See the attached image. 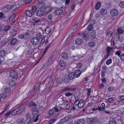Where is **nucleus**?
I'll return each mask as SVG.
<instances>
[{"mask_svg": "<svg viewBox=\"0 0 124 124\" xmlns=\"http://www.w3.org/2000/svg\"><path fill=\"white\" fill-rule=\"evenodd\" d=\"M54 110L52 109H50L48 112V115L49 116H51L53 114Z\"/></svg>", "mask_w": 124, "mask_h": 124, "instance_id": "39", "label": "nucleus"}, {"mask_svg": "<svg viewBox=\"0 0 124 124\" xmlns=\"http://www.w3.org/2000/svg\"><path fill=\"white\" fill-rule=\"evenodd\" d=\"M114 100L113 98H109L107 100L108 101L109 103H112L113 101Z\"/></svg>", "mask_w": 124, "mask_h": 124, "instance_id": "60", "label": "nucleus"}, {"mask_svg": "<svg viewBox=\"0 0 124 124\" xmlns=\"http://www.w3.org/2000/svg\"><path fill=\"white\" fill-rule=\"evenodd\" d=\"M75 42L76 44L80 45L82 44L83 43V40L81 39L80 38H78L75 40Z\"/></svg>", "mask_w": 124, "mask_h": 124, "instance_id": "18", "label": "nucleus"}, {"mask_svg": "<svg viewBox=\"0 0 124 124\" xmlns=\"http://www.w3.org/2000/svg\"><path fill=\"white\" fill-rule=\"evenodd\" d=\"M88 122L90 124H93L94 123V119L93 118H90L88 119Z\"/></svg>", "mask_w": 124, "mask_h": 124, "instance_id": "29", "label": "nucleus"}, {"mask_svg": "<svg viewBox=\"0 0 124 124\" xmlns=\"http://www.w3.org/2000/svg\"><path fill=\"white\" fill-rule=\"evenodd\" d=\"M36 104L34 102H31L30 103L29 105V106L30 107H32L33 106H35Z\"/></svg>", "mask_w": 124, "mask_h": 124, "instance_id": "61", "label": "nucleus"}, {"mask_svg": "<svg viewBox=\"0 0 124 124\" xmlns=\"http://www.w3.org/2000/svg\"><path fill=\"white\" fill-rule=\"evenodd\" d=\"M112 32L110 31H107L106 33V37L108 39L110 38L112 36Z\"/></svg>", "mask_w": 124, "mask_h": 124, "instance_id": "26", "label": "nucleus"}, {"mask_svg": "<svg viewBox=\"0 0 124 124\" xmlns=\"http://www.w3.org/2000/svg\"><path fill=\"white\" fill-rule=\"evenodd\" d=\"M112 60L111 59H108L106 62V64L107 65H109L112 62Z\"/></svg>", "mask_w": 124, "mask_h": 124, "instance_id": "51", "label": "nucleus"}, {"mask_svg": "<svg viewBox=\"0 0 124 124\" xmlns=\"http://www.w3.org/2000/svg\"><path fill=\"white\" fill-rule=\"evenodd\" d=\"M124 32V31L120 27L118 29H117V32L118 33H119L120 34H122Z\"/></svg>", "mask_w": 124, "mask_h": 124, "instance_id": "40", "label": "nucleus"}, {"mask_svg": "<svg viewBox=\"0 0 124 124\" xmlns=\"http://www.w3.org/2000/svg\"><path fill=\"white\" fill-rule=\"evenodd\" d=\"M11 8V6L10 5H8L4 7L2 9V10L5 14H8L9 13V11Z\"/></svg>", "mask_w": 124, "mask_h": 124, "instance_id": "5", "label": "nucleus"}, {"mask_svg": "<svg viewBox=\"0 0 124 124\" xmlns=\"http://www.w3.org/2000/svg\"><path fill=\"white\" fill-rule=\"evenodd\" d=\"M51 7H47L45 8L44 9V10L46 13H48L51 10Z\"/></svg>", "mask_w": 124, "mask_h": 124, "instance_id": "33", "label": "nucleus"}, {"mask_svg": "<svg viewBox=\"0 0 124 124\" xmlns=\"http://www.w3.org/2000/svg\"><path fill=\"white\" fill-rule=\"evenodd\" d=\"M84 101L83 100H81L79 101L77 100L74 103V105L75 106H78V107L79 108H82L84 105Z\"/></svg>", "mask_w": 124, "mask_h": 124, "instance_id": "4", "label": "nucleus"}, {"mask_svg": "<svg viewBox=\"0 0 124 124\" xmlns=\"http://www.w3.org/2000/svg\"><path fill=\"white\" fill-rule=\"evenodd\" d=\"M17 42V40L16 39L14 38L11 41L10 44L11 45H15L16 44Z\"/></svg>", "mask_w": 124, "mask_h": 124, "instance_id": "30", "label": "nucleus"}, {"mask_svg": "<svg viewBox=\"0 0 124 124\" xmlns=\"http://www.w3.org/2000/svg\"><path fill=\"white\" fill-rule=\"evenodd\" d=\"M36 13V15L38 17H43L45 15L44 11L42 9L37 10Z\"/></svg>", "mask_w": 124, "mask_h": 124, "instance_id": "6", "label": "nucleus"}, {"mask_svg": "<svg viewBox=\"0 0 124 124\" xmlns=\"http://www.w3.org/2000/svg\"><path fill=\"white\" fill-rule=\"evenodd\" d=\"M62 79L60 77H58L56 80L57 83L59 84H61L62 82Z\"/></svg>", "mask_w": 124, "mask_h": 124, "instance_id": "32", "label": "nucleus"}, {"mask_svg": "<svg viewBox=\"0 0 124 124\" xmlns=\"http://www.w3.org/2000/svg\"><path fill=\"white\" fill-rule=\"evenodd\" d=\"M106 51L108 54V56L112 55V52H113L114 51L113 48L110 47L109 46L107 48Z\"/></svg>", "mask_w": 124, "mask_h": 124, "instance_id": "10", "label": "nucleus"}, {"mask_svg": "<svg viewBox=\"0 0 124 124\" xmlns=\"http://www.w3.org/2000/svg\"><path fill=\"white\" fill-rule=\"evenodd\" d=\"M6 17V16L4 15L2 12H0V19H5Z\"/></svg>", "mask_w": 124, "mask_h": 124, "instance_id": "42", "label": "nucleus"}, {"mask_svg": "<svg viewBox=\"0 0 124 124\" xmlns=\"http://www.w3.org/2000/svg\"><path fill=\"white\" fill-rule=\"evenodd\" d=\"M101 4L100 2H97L96 5L95 9L96 10H98L100 7Z\"/></svg>", "mask_w": 124, "mask_h": 124, "instance_id": "34", "label": "nucleus"}, {"mask_svg": "<svg viewBox=\"0 0 124 124\" xmlns=\"http://www.w3.org/2000/svg\"><path fill=\"white\" fill-rule=\"evenodd\" d=\"M51 61V58H49L48 59L47 61L46 62V64H44L45 66L47 67L48 65L49 64V63Z\"/></svg>", "mask_w": 124, "mask_h": 124, "instance_id": "44", "label": "nucleus"}, {"mask_svg": "<svg viewBox=\"0 0 124 124\" xmlns=\"http://www.w3.org/2000/svg\"><path fill=\"white\" fill-rule=\"evenodd\" d=\"M118 14V11L116 9H112L110 11V14L113 16H116Z\"/></svg>", "mask_w": 124, "mask_h": 124, "instance_id": "12", "label": "nucleus"}, {"mask_svg": "<svg viewBox=\"0 0 124 124\" xmlns=\"http://www.w3.org/2000/svg\"><path fill=\"white\" fill-rule=\"evenodd\" d=\"M60 66L62 67H64L66 65V62L63 60H60L59 62Z\"/></svg>", "mask_w": 124, "mask_h": 124, "instance_id": "21", "label": "nucleus"}, {"mask_svg": "<svg viewBox=\"0 0 124 124\" xmlns=\"http://www.w3.org/2000/svg\"><path fill=\"white\" fill-rule=\"evenodd\" d=\"M42 35L41 33L40 32H39L36 34L35 37L40 41V39L42 38Z\"/></svg>", "mask_w": 124, "mask_h": 124, "instance_id": "22", "label": "nucleus"}, {"mask_svg": "<svg viewBox=\"0 0 124 124\" xmlns=\"http://www.w3.org/2000/svg\"><path fill=\"white\" fill-rule=\"evenodd\" d=\"M33 115V119L34 122H36L39 119L38 116L39 115L38 113V110L35 108H33L31 109Z\"/></svg>", "mask_w": 124, "mask_h": 124, "instance_id": "1", "label": "nucleus"}, {"mask_svg": "<svg viewBox=\"0 0 124 124\" xmlns=\"http://www.w3.org/2000/svg\"><path fill=\"white\" fill-rule=\"evenodd\" d=\"M73 94V93L70 92L66 93L65 94V95L66 96H71Z\"/></svg>", "mask_w": 124, "mask_h": 124, "instance_id": "59", "label": "nucleus"}, {"mask_svg": "<svg viewBox=\"0 0 124 124\" xmlns=\"http://www.w3.org/2000/svg\"><path fill=\"white\" fill-rule=\"evenodd\" d=\"M53 16V14L52 13H50L48 15V18L49 20H52Z\"/></svg>", "mask_w": 124, "mask_h": 124, "instance_id": "49", "label": "nucleus"}, {"mask_svg": "<svg viewBox=\"0 0 124 124\" xmlns=\"http://www.w3.org/2000/svg\"><path fill=\"white\" fill-rule=\"evenodd\" d=\"M85 34L83 32H80L78 34V36L79 37H84Z\"/></svg>", "mask_w": 124, "mask_h": 124, "instance_id": "43", "label": "nucleus"}, {"mask_svg": "<svg viewBox=\"0 0 124 124\" xmlns=\"http://www.w3.org/2000/svg\"><path fill=\"white\" fill-rule=\"evenodd\" d=\"M122 50H119L116 52L115 54L120 57L122 61H124V53H123Z\"/></svg>", "mask_w": 124, "mask_h": 124, "instance_id": "2", "label": "nucleus"}, {"mask_svg": "<svg viewBox=\"0 0 124 124\" xmlns=\"http://www.w3.org/2000/svg\"><path fill=\"white\" fill-rule=\"evenodd\" d=\"M10 26H6L5 27V28H4V30L5 31H8L9 29L10 28Z\"/></svg>", "mask_w": 124, "mask_h": 124, "instance_id": "56", "label": "nucleus"}, {"mask_svg": "<svg viewBox=\"0 0 124 124\" xmlns=\"http://www.w3.org/2000/svg\"><path fill=\"white\" fill-rule=\"evenodd\" d=\"M85 123V121L84 119H80L77 120V124H84Z\"/></svg>", "mask_w": 124, "mask_h": 124, "instance_id": "16", "label": "nucleus"}, {"mask_svg": "<svg viewBox=\"0 0 124 124\" xmlns=\"http://www.w3.org/2000/svg\"><path fill=\"white\" fill-rule=\"evenodd\" d=\"M40 20L39 19L38 20V19L37 18H36L34 17H33L32 18L31 22L33 24L35 25Z\"/></svg>", "mask_w": 124, "mask_h": 124, "instance_id": "17", "label": "nucleus"}, {"mask_svg": "<svg viewBox=\"0 0 124 124\" xmlns=\"http://www.w3.org/2000/svg\"><path fill=\"white\" fill-rule=\"evenodd\" d=\"M30 35V34L28 33H27L23 35L24 38H29Z\"/></svg>", "mask_w": 124, "mask_h": 124, "instance_id": "50", "label": "nucleus"}, {"mask_svg": "<svg viewBox=\"0 0 124 124\" xmlns=\"http://www.w3.org/2000/svg\"><path fill=\"white\" fill-rule=\"evenodd\" d=\"M10 33L11 35L12 36H14L16 33V32L15 30L12 29L10 31Z\"/></svg>", "mask_w": 124, "mask_h": 124, "instance_id": "47", "label": "nucleus"}, {"mask_svg": "<svg viewBox=\"0 0 124 124\" xmlns=\"http://www.w3.org/2000/svg\"><path fill=\"white\" fill-rule=\"evenodd\" d=\"M45 39L44 38H42L41 40L40 41V43L41 44H43L45 41Z\"/></svg>", "mask_w": 124, "mask_h": 124, "instance_id": "63", "label": "nucleus"}, {"mask_svg": "<svg viewBox=\"0 0 124 124\" xmlns=\"http://www.w3.org/2000/svg\"><path fill=\"white\" fill-rule=\"evenodd\" d=\"M63 11V10L62 9H59L54 11V13L55 15L58 16L62 14Z\"/></svg>", "mask_w": 124, "mask_h": 124, "instance_id": "11", "label": "nucleus"}, {"mask_svg": "<svg viewBox=\"0 0 124 124\" xmlns=\"http://www.w3.org/2000/svg\"><path fill=\"white\" fill-rule=\"evenodd\" d=\"M96 34L93 31L91 32L90 35V37L92 39H94L95 37Z\"/></svg>", "mask_w": 124, "mask_h": 124, "instance_id": "38", "label": "nucleus"}, {"mask_svg": "<svg viewBox=\"0 0 124 124\" xmlns=\"http://www.w3.org/2000/svg\"><path fill=\"white\" fill-rule=\"evenodd\" d=\"M65 0H56L55 1L56 3L58 4H60L64 2Z\"/></svg>", "mask_w": 124, "mask_h": 124, "instance_id": "41", "label": "nucleus"}, {"mask_svg": "<svg viewBox=\"0 0 124 124\" xmlns=\"http://www.w3.org/2000/svg\"><path fill=\"white\" fill-rule=\"evenodd\" d=\"M101 106L102 107V108L101 107H98L96 108L95 110L100 111H102L105 110V109L104 108L105 106V104L104 103H102L101 104Z\"/></svg>", "mask_w": 124, "mask_h": 124, "instance_id": "13", "label": "nucleus"}, {"mask_svg": "<svg viewBox=\"0 0 124 124\" xmlns=\"http://www.w3.org/2000/svg\"><path fill=\"white\" fill-rule=\"evenodd\" d=\"M27 119L26 120V122L27 123V124H30L32 122V119L30 115L29 114H28L26 115Z\"/></svg>", "mask_w": 124, "mask_h": 124, "instance_id": "14", "label": "nucleus"}, {"mask_svg": "<svg viewBox=\"0 0 124 124\" xmlns=\"http://www.w3.org/2000/svg\"><path fill=\"white\" fill-rule=\"evenodd\" d=\"M26 15L29 17L31 16L32 15V14L31 11L30 10L27 11L26 12Z\"/></svg>", "mask_w": 124, "mask_h": 124, "instance_id": "31", "label": "nucleus"}, {"mask_svg": "<svg viewBox=\"0 0 124 124\" xmlns=\"http://www.w3.org/2000/svg\"><path fill=\"white\" fill-rule=\"evenodd\" d=\"M24 109L25 107L24 106L19 107L14 109V112L17 114L22 112Z\"/></svg>", "mask_w": 124, "mask_h": 124, "instance_id": "7", "label": "nucleus"}, {"mask_svg": "<svg viewBox=\"0 0 124 124\" xmlns=\"http://www.w3.org/2000/svg\"><path fill=\"white\" fill-rule=\"evenodd\" d=\"M109 124H116V123L114 121L111 120L109 122Z\"/></svg>", "mask_w": 124, "mask_h": 124, "instance_id": "64", "label": "nucleus"}, {"mask_svg": "<svg viewBox=\"0 0 124 124\" xmlns=\"http://www.w3.org/2000/svg\"><path fill=\"white\" fill-rule=\"evenodd\" d=\"M74 74L75 77L76 78L78 77L81 74V71L79 70H76L75 71Z\"/></svg>", "mask_w": 124, "mask_h": 124, "instance_id": "15", "label": "nucleus"}, {"mask_svg": "<svg viewBox=\"0 0 124 124\" xmlns=\"http://www.w3.org/2000/svg\"><path fill=\"white\" fill-rule=\"evenodd\" d=\"M119 5L120 7L123 8L124 7V1L121 2L120 4Z\"/></svg>", "mask_w": 124, "mask_h": 124, "instance_id": "62", "label": "nucleus"}, {"mask_svg": "<svg viewBox=\"0 0 124 124\" xmlns=\"http://www.w3.org/2000/svg\"><path fill=\"white\" fill-rule=\"evenodd\" d=\"M93 26L92 24L89 25L87 27V29L90 31H91L93 29Z\"/></svg>", "mask_w": 124, "mask_h": 124, "instance_id": "48", "label": "nucleus"}, {"mask_svg": "<svg viewBox=\"0 0 124 124\" xmlns=\"http://www.w3.org/2000/svg\"><path fill=\"white\" fill-rule=\"evenodd\" d=\"M65 120L66 121H68L70 118V116H67L64 117Z\"/></svg>", "mask_w": 124, "mask_h": 124, "instance_id": "58", "label": "nucleus"}, {"mask_svg": "<svg viewBox=\"0 0 124 124\" xmlns=\"http://www.w3.org/2000/svg\"><path fill=\"white\" fill-rule=\"evenodd\" d=\"M66 121L65 120V119L64 118H63L61 119L58 122V123L59 124H61L62 123L65 122Z\"/></svg>", "mask_w": 124, "mask_h": 124, "instance_id": "52", "label": "nucleus"}, {"mask_svg": "<svg viewBox=\"0 0 124 124\" xmlns=\"http://www.w3.org/2000/svg\"><path fill=\"white\" fill-rule=\"evenodd\" d=\"M71 58L74 60H77L79 59V57L78 55H76L75 56H71Z\"/></svg>", "mask_w": 124, "mask_h": 124, "instance_id": "45", "label": "nucleus"}, {"mask_svg": "<svg viewBox=\"0 0 124 124\" xmlns=\"http://www.w3.org/2000/svg\"><path fill=\"white\" fill-rule=\"evenodd\" d=\"M56 120L55 119H51L50 120L49 122V124H52Z\"/></svg>", "mask_w": 124, "mask_h": 124, "instance_id": "54", "label": "nucleus"}, {"mask_svg": "<svg viewBox=\"0 0 124 124\" xmlns=\"http://www.w3.org/2000/svg\"><path fill=\"white\" fill-rule=\"evenodd\" d=\"M74 74L73 72H70L68 75L69 78L70 80H72L75 77Z\"/></svg>", "mask_w": 124, "mask_h": 124, "instance_id": "25", "label": "nucleus"}, {"mask_svg": "<svg viewBox=\"0 0 124 124\" xmlns=\"http://www.w3.org/2000/svg\"><path fill=\"white\" fill-rule=\"evenodd\" d=\"M11 91V89L10 87H6L4 90L5 92L7 93L10 92Z\"/></svg>", "mask_w": 124, "mask_h": 124, "instance_id": "36", "label": "nucleus"}, {"mask_svg": "<svg viewBox=\"0 0 124 124\" xmlns=\"http://www.w3.org/2000/svg\"><path fill=\"white\" fill-rule=\"evenodd\" d=\"M4 42L6 44L8 43L10 41V39L8 38H6L3 39Z\"/></svg>", "mask_w": 124, "mask_h": 124, "instance_id": "57", "label": "nucleus"}, {"mask_svg": "<svg viewBox=\"0 0 124 124\" xmlns=\"http://www.w3.org/2000/svg\"><path fill=\"white\" fill-rule=\"evenodd\" d=\"M37 8L36 6L34 5L33 6L31 9V12L32 13H35L37 10Z\"/></svg>", "mask_w": 124, "mask_h": 124, "instance_id": "35", "label": "nucleus"}, {"mask_svg": "<svg viewBox=\"0 0 124 124\" xmlns=\"http://www.w3.org/2000/svg\"><path fill=\"white\" fill-rule=\"evenodd\" d=\"M37 5L39 9H42L44 8L45 6L44 2H43L42 0H41L40 1L38 2L37 4Z\"/></svg>", "mask_w": 124, "mask_h": 124, "instance_id": "9", "label": "nucleus"}, {"mask_svg": "<svg viewBox=\"0 0 124 124\" xmlns=\"http://www.w3.org/2000/svg\"><path fill=\"white\" fill-rule=\"evenodd\" d=\"M100 12L101 14L102 15H105L107 13V10L105 9H101L100 10Z\"/></svg>", "mask_w": 124, "mask_h": 124, "instance_id": "24", "label": "nucleus"}, {"mask_svg": "<svg viewBox=\"0 0 124 124\" xmlns=\"http://www.w3.org/2000/svg\"><path fill=\"white\" fill-rule=\"evenodd\" d=\"M63 59H67L68 58V55L67 53L63 52L62 53L61 55Z\"/></svg>", "mask_w": 124, "mask_h": 124, "instance_id": "20", "label": "nucleus"}, {"mask_svg": "<svg viewBox=\"0 0 124 124\" xmlns=\"http://www.w3.org/2000/svg\"><path fill=\"white\" fill-rule=\"evenodd\" d=\"M9 75L11 78L15 79H16L18 76V73L15 70H12L11 71Z\"/></svg>", "mask_w": 124, "mask_h": 124, "instance_id": "3", "label": "nucleus"}, {"mask_svg": "<svg viewBox=\"0 0 124 124\" xmlns=\"http://www.w3.org/2000/svg\"><path fill=\"white\" fill-rule=\"evenodd\" d=\"M91 91V88H89L88 89L87 95L88 96H90V95Z\"/></svg>", "mask_w": 124, "mask_h": 124, "instance_id": "55", "label": "nucleus"}, {"mask_svg": "<svg viewBox=\"0 0 124 124\" xmlns=\"http://www.w3.org/2000/svg\"><path fill=\"white\" fill-rule=\"evenodd\" d=\"M90 38V36L87 34H85L83 38L84 40L87 41Z\"/></svg>", "mask_w": 124, "mask_h": 124, "instance_id": "37", "label": "nucleus"}, {"mask_svg": "<svg viewBox=\"0 0 124 124\" xmlns=\"http://www.w3.org/2000/svg\"><path fill=\"white\" fill-rule=\"evenodd\" d=\"M75 88H70L69 87H65L63 89V90L64 91H73L76 90Z\"/></svg>", "mask_w": 124, "mask_h": 124, "instance_id": "27", "label": "nucleus"}, {"mask_svg": "<svg viewBox=\"0 0 124 124\" xmlns=\"http://www.w3.org/2000/svg\"><path fill=\"white\" fill-rule=\"evenodd\" d=\"M16 16V15L15 14H12L9 17L8 21V22H10L12 21L15 18Z\"/></svg>", "mask_w": 124, "mask_h": 124, "instance_id": "19", "label": "nucleus"}, {"mask_svg": "<svg viewBox=\"0 0 124 124\" xmlns=\"http://www.w3.org/2000/svg\"><path fill=\"white\" fill-rule=\"evenodd\" d=\"M40 41L35 37L32 38L31 40L32 44L34 45H38Z\"/></svg>", "mask_w": 124, "mask_h": 124, "instance_id": "8", "label": "nucleus"}, {"mask_svg": "<svg viewBox=\"0 0 124 124\" xmlns=\"http://www.w3.org/2000/svg\"><path fill=\"white\" fill-rule=\"evenodd\" d=\"M89 46L91 47H93L95 46V43L93 42H91L88 43Z\"/></svg>", "mask_w": 124, "mask_h": 124, "instance_id": "46", "label": "nucleus"}, {"mask_svg": "<svg viewBox=\"0 0 124 124\" xmlns=\"http://www.w3.org/2000/svg\"><path fill=\"white\" fill-rule=\"evenodd\" d=\"M6 51L4 50H2L0 51V57H3L6 55Z\"/></svg>", "mask_w": 124, "mask_h": 124, "instance_id": "23", "label": "nucleus"}, {"mask_svg": "<svg viewBox=\"0 0 124 124\" xmlns=\"http://www.w3.org/2000/svg\"><path fill=\"white\" fill-rule=\"evenodd\" d=\"M0 46H2L3 45L6 44L5 43V42H4L3 39H2L1 40L0 39Z\"/></svg>", "mask_w": 124, "mask_h": 124, "instance_id": "53", "label": "nucleus"}, {"mask_svg": "<svg viewBox=\"0 0 124 124\" xmlns=\"http://www.w3.org/2000/svg\"><path fill=\"white\" fill-rule=\"evenodd\" d=\"M51 29L49 27H46L45 29V32L46 34H48L50 32Z\"/></svg>", "mask_w": 124, "mask_h": 124, "instance_id": "28", "label": "nucleus"}]
</instances>
